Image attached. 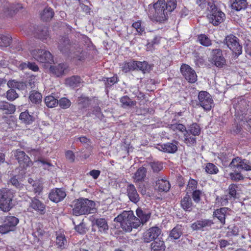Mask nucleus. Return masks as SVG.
I'll return each instance as SVG.
<instances>
[{
  "instance_id": "obj_51",
  "label": "nucleus",
  "mask_w": 251,
  "mask_h": 251,
  "mask_svg": "<svg viewBox=\"0 0 251 251\" xmlns=\"http://www.w3.org/2000/svg\"><path fill=\"white\" fill-rule=\"evenodd\" d=\"M66 242L67 240L64 234H60L57 235L56 239V244L58 248L62 249L64 247V245Z\"/></svg>"
},
{
  "instance_id": "obj_37",
  "label": "nucleus",
  "mask_w": 251,
  "mask_h": 251,
  "mask_svg": "<svg viewBox=\"0 0 251 251\" xmlns=\"http://www.w3.org/2000/svg\"><path fill=\"white\" fill-rule=\"evenodd\" d=\"M196 1L201 8H206L207 10L215 4L214 0H196Z\"/></svg>"
},
{
  "instance_id": "obj_29",
  "label": "nucleus",
  "mask_w": 251,
  "mask_h": 251,
  "mask_svg": "<svg viewBox=\"0 0 251 251\" xmlns=\"http://www.w3.org/2000/svg\"><path fill=\"white\" fill-rule=\"evenodd\" d=\"M0 110L4 111L6 114H12L16 111V106L7 101H0Z\"/></svg>"
},
{
  "instance_id": "obj_27",
  "label": "nucleus",
  "mask_w": 251,
  "mask_h": 251,
  "mask_svg": "<svg viewBox=\"0 0 251 251\" xmlns=\"http://www.w3.org/2000/svg\"><path fill=\"white\" fill-rule=\"evenodd\" d=\"M19 120L21 121V123L25 125H30L34 122L35 118L32 114H30L28 111L26 110L20 113Z\"/></svg>"
},
{
  "instance_id": "obj_24",
  "label": "nucleus",
  "mask_w": 251,
  "mask_h": 251,
  "mask_svg": "<svg viewBox=\"0 0 251 251\" xmlns=\"http://www.w3.org/2000/svg\"><path fill=\"white\" fill-rule=\"evenodd\" d=\"M147 173V170L145 167L142 166L139 168L133 176L134 182L138 183L145 181Z\"/></svg>"
},
{
  "instance_id": "obj_11",
  "label": "nucleus",
  "mask_w": 251,
  "mask_h": 251,
  "mask_svg": "<svg viewBox=\"0 0 251 251\" xmlns=\"http://www.w3.org/2000/svg\"><path fill=\"white\" fill-rule=\"evenodd\" d=\"M180 72L184 77L189 83H193L197 80L196 72L187 64H182Z\"/></svg>"
},
{
  "instance_id": "obj_16",
  "label": "nucleus",
  "mask_w": 251,
  "mask_h": 251,
  "mask_svg": "<svg viewBox=\"0 0 251 251\" xmlns=\"http://www.w3.org/2000/svg\"><path fill=\"white\" fill-rule=\"evenodd\" d=\"M214 223L212 220L201 219L192 223L191 227L194 230L204 231L205 228L210 227Z\"/></svg>"
},
{
  "instance_id": "obj_38",
  "label": "nucleus",
  "mask_w": 251,
  "mask_h": 251,
  "mask_svg": "<svg viewBox=\"0 0 251 251\" xmlns=\"http://www.w3.org/2000/svg\"><path fill=\"white\" fill-rule=\"evenodd\" d=\"M45 102L48 107H55L58 103V100L52 95L47 96L45 98Z\"/></svg>"
},
{
  "instance_id": "obj_63",
  "label": "nucleus",
  "mask_w": 251,
  "mask_h": 251,
  "mask_svg": "<svg viewBox=\"0 0 251 251\" xmlns=\"http://www.w3.org/2000/svg\"><path fill=\"white\" fill-rule=\"evenodd\" d=\"M10 182L12 185L16 188L21 189L23 187V185L21 184L16 176H13L10 179Z\"/></svg>"
},
{
  "instance_id": "obj_23",
  "label": "nucleus",
  "mask_w": 251,
  "mask_h": 251,
  "mask_svg": "<svg viewBox=\"0 0 251 251\" xmlns=\"http://www.w3.org/2000/svg\"><path fill=\"white\" fill-rule=\"evenodd\" d=\"M155 188L160 192H167L169 191L171 184L169 181L163 178H158L155 182Z\"/></svg>"
},
{
  "instance_id": "obj_53",
  "label": "nucleus",
  "mask_w": 251,
  "mask_h": 251,
  "mask_svg": "<svg viewBox=\"0 0 251 251\" xmlns=\"http://www.w3.org/2000/svg\"><path fill=\"white\" fill-rule=\"evenodd\" d=\"M60 107L63 109L69 108L71 104V101L67 98H62L58 100V103Z\"/></svg>"
},
{
  "instance_id": "obj_22",
  "label": "nucleus",
  "mask_w": 251,
  "mask_h": 251,
  "mask_svg": "<svg viewBox=\"0 0 251 251\" xmlns=\"http://www.w3.org/2000/svg\"><path fill=\"white\" fill-rule=\"evenodd\" d=\"M126 192L130 201L133 203H137L140 201V197L137 190L132 184L127 185Z\"/></svg>"
},
{
  "instance_id": "obj_40",
  "label": "nucleus",
  "mask_w": 251,
  "mask_h": 251,
  "mask_svg": "<svg viewBox=\"0 0 251 251\" xmlns=\"http://www.w3.org/2000/svg\"><path fill=\"white\" fill-rule=\"evenodd\" d=\"M45 233V231L43 229L41 228H37L32 233V235L34 238V241H36L39 242L43 240Z\"/></svg>"
},
{
  "instance_id": "obj_57",
  "label": "nucleus",
  "mask_w": 251,
  "mask_h": 251,
  "mask_svg": "<svg viewBox=\"0 0 251 251\" xmlns=\"http://www.w3.org/2000/svg\"><path fill=\"white\" fill-rule=\"evenodd\" d=\"M229 175L231 179L235 181H238L244 178L243 175L238 172L230 173Z\"/></svg>"
},
{
  "instance_id": "obj_41",
  "label": "nucleus",
  "mask_w": 251,
  "mask_h": 251,
  "mask_svg": "<svg viewBox=\"0 0 251 251\" xmlns=\"http://www.w3.org/2000/svg\"><path fill=\"white\" fill-rule=\"evenodd\" d=\"M12 37L10 35L0 34V46L6 47L10 45Z\"/></svg>"
},
{
  "instance_id": "obj_58",
  "label": "nucleus",
  "mask_w": 251,
  "mask_h": 251,
  "mask_svg": "<svg viewBox=\"0 0 251 251\" xmlns=\"http://www.w3.org/2000/svg\"><path fill=\"white\" fill-rule=\"evenodd\" d=\"M73 224L75 225V229L76 231L80 234H84L85 233V224L83 222H81L78 225H75V222L73 221Z\"/></svg>"
},
{
  "instance_id": "obj_2",
  "label": "nucleus",
  "mask_w": 251,
  "mask_h": 251,
  "mask_svg": "<svg viewBox=\"0 0 251 251\" xmlns=\"http://www.w3.org/2000/svg\"><path fill=\"white\" fill-rule=\"evenodd\" d=\"M176 7V0H157L153 4L155 12L150 18L153 22L163 23L168 20L169 15Z\"/></svg>"
},
{
  "instance_id": "obj_52",
  "label": "nucleus",
  "mask_w": 251,
  "mask_h": 251,
  "mask_svg": "<svg viewBox=\"0 0 251 251\" xmlns=\"http://www.w3.org/2000/svg\"><path fill=\"white\" fill-rule=\"evenodd\" d=\"M198 185V183L197 180L190 177L187 184V189L190 192L197 190Z\"/></svg>"
},
{
  "instance_id": "obj_35",
  "label": "nucleus",
  "mask_w": 251,
  "mask_h": 251,
  "mask_svg": "<svg viewBox=\"0 0 251 251\" xmlns=\"http://www.w3.org/2000/svg\"><path fill=\"white\" fill-rule=\"evenodd\" d=\"M182 234V226L177 225L170 231L169 236L174 240L178 239Z\"/></svg>"
},
{
  "instance_id": "obj_61",
  "label": "nucleus",
  "mask_w": 251,
  "mask_h": 251,
  "mask_svg": "<svg viewBox=\"0 0 251 251\" xmlns=\"http://www.w3.org/2000/svg\"><path fill=\"white\" fill-rule=\"evenodd\" d=\"M7 84L8 87L11 89L17 88L20 89V86L22 83L15 80H10L7 82Z\"/></svg>"
},
{
  "instance_id": "obj_19",
  "label": "nucleus",
  "mask_w": 251,
  "mask_h": 251,
  "mask_svg": "<svg viewBox=\"0 0 251 251\" xmlns=\"http://www.w3.org/2000/svg\"><path fill=\"white\" fill-rule=\"evenodd\" d=\"M58 48L62 53L65 54L72 51V46L69 38L67 37H62L58 42Z\"/></svg>"
},
{
  "instance_id": "obj_14",
  "label": "nucleus",
  "mask_w": 251,
  "mask_h": 251,
  "mask_svg": "<svg viewBox=\"0 0 251 251\" xmlns=\"http://www.w3.org/2000/svg\"><path fill=\"white\" fill-rule=\"evenodd\" d=\"M15 157L20 165L23 168L29 167L32 165V162L30 157L24 151L19 150H16Z\"/></svg>"
},
{
  "instance_id": "obj_12",
  "label": "nucleus",
  "mask_w": 251,
  "mask_h": 251,
  "mask_svg": "<svg viewBox=\"0 0 251 251\" xmlns=\"http://www.w3.org/2000/svg\"><path fill=\"white\" fill-rule=\"evenodd\" d=\"M231 168L246 171L251 170V163L248 160L236 157L233 158L229 164Z\"/></svg>"
},
{
  "instance_id": "obj_48",
  "label": "nucleus",
  "mask_w": 251,
  "mask_h": 251,
  "mask_svg": "<svg viewBox=\"0 0 251 251\" xmlns=\"http://www.w3.org/2000/svg\"><path fill=\"white\" fill-rule=\"evenodd\" d=\"M170 128L174 131H180L183 132L186 131V128L184 125L181 124H173L170 125Z\"/></svg>"
},
{
  "instance_id": "obj_30",
  "label": "nucleus",
  "mask_w": 251,
  "mask_h": 251,
  "mask_svg": "<svg viewBox=\"0 0 251 251\" xmlns=\"http://www.w3.org/2000/svg\"><path fill=\"white\" fill-rule=\"evenodd\" d=\"M151 244V251H164L166 245L163 240L159 239L152 241Z\"/></svg>"
},
{
  "instance_id": "obj_34",
  "label": "nucleus",
  "mask_w": 251,
  "mask_h": 251,
  "mask_svg": "<svg viewBox=\"0 0 251 251\" xmlns=\"http://www.w3.org/2000/svg\"><path fill=\"white\" fill-rule=\"evenodd\" d=\"M4 222L6 223L13 231L16 226L19 222V219L13 216H7L4 220Z\"/></svg>"
},
{
  "instance_id": "obj_5",
  "label": "nucleus",
  "mask_w": 251,
  "mask_h": 251,
  "mask_svg": "<svg viewBox=\"0 0 251 251\" xmlns=\"http://www.w3.org/2000/svg\"><path fill=\"white\" fill-rule=\"evenodd\" d=\"M225 44L232 51V58L234 60L242 54V47L239 43V39L233 34L227 35L225 38Z\"/></svg>"
},
{
  "instance_id": "obj_64",
  "label": "nucleus",
  "mask_w": 251,
  "mask_h": 251,
  "mask_svg": "<svg viewBox=\"0 0 251 251\" xmlns=\"http://www.w3.org/2000/svg\"><path fill=\"white\" fill-rule=\"evenodd\" d=\"M65 157L67 159L71 162H74L75 160V155L73 151L68 150L65 152Z\"/></svg>"
},
{
  "instance_id": "obj_26",
  "label": "nucleus",
  "mask_w": 251,
  "mask_h": 251,
  "mask_svg": "<svg viewBox=\"0 0 251 251\" xmlns=\"http://www.w3.org/2000/svg\"><path fill=\"white\" fill-rule=\"evenodd\" d=\"M227 210L228 208L227 207L216 209L213 212V217L216 218L223 225H224L226 223V217Z\"/></svg>"
},
{
  "instance_id": "obj_54",
  "label": "nucleus",
  "mask_w": 251,
  "mask_h": 251,
  "mask_svg": "<svg viewBox=\"0 0 251 251\" xmlns=\"http://www.w3.org/2000/svg\"><path fill=\"white\" fill-rule=\"evenodd\" d=\"M33 191L35 194L40 195L43 191V184L39 181H35L32 184Z\"/></svg>"
},
{
  "instance_id": "obj_60",
  "label": "nucleus",
  "mask_w": 251,
  "mask_h": 251,
  "mask_svg": "<svg viewBox=\"0 0 251 251\" xmlns=\"http://www.w3.org/2000/svg\"><path fill=\"white\" fill-rule=\"evenodd\" d=\"M11 231H13L12 229L4 222L0 225V233L1 234H5Z\"/></svg>"
},
{
  "instance_id": "obj_8",
  "label": "nucleus",
  "mask_w": 251,
  "mask_h": 251,
  "mask_svg": "<svg viewBox=\"0 0 251 251\" xmlns=\"http://www.w3.org/2000/svg\"><path fill=\"white\" fill-rule=\"evenodd\" d=\"M238 186L237 184L234 183L230 184L228 188V194L220 198L217 197L216 199V203L221 206H226L228 203V200L236 199Z\"/></svg>"
},
{
  "instance_id": "obj_39",
  "label": "nucleus",
  "mask_w": 251,
  "mask_h": 251,
  "mask_svg": "<svg viewBox=\"0 0 251 251\" xmlns=\"http://www.w3.org/2000/svg\"><path fill=\"white\" fill-rule=\"evenodd\" d=\"M184 142L188 146H193L196 144V138L193 135H191L188 131L184 134Z\"/></svg>"
},
{
  "instance_id": "obj_3",
  "label": "nucleus",
  "mask_w": 251,
  "mask_h": 251,
  "mask_svg": "<svg viewBox=\"0 0 251 251\" xmlns=\"http://www.w3.org/2000/svg\"><path fill=\"white\" fill-rule=\"evenodd\" d=\"M95 203L86 198H80L74 201L72 206L73 215L78 216L93 213L96 211Z\"/></svg>"
},
{
  "instance_id": "obj_47",
  "label": "nucleus",
  "mask_w": 251,
  "mask_h": 251,
  "mask_svg": "<svg viewBox=\"0 0 251 251\" xmlns=\"http://www.w3.org/2000/svg\"><path fill=\"white\" fill-rule=\"evenodd\" d=\"M67 82L71 86H76L81 81L80 77L78 75H73L66 79Z\"/></svg>"
},
{
  "instance_id": "obj_56",
  "label": "nucleus",
  "mask_w": 251,
  "mask_h": 251,
  "mask_svg": "<svg viewBox=\"0 0 251 251\" xmlns=\"http://www.w3.org/2000/svg\"><path fill=\"white\" fill-rule=\"evenodd\" d=\"M18 97V95L14 89H11L7 91L6 98L9 100L13 101Z\"/></svg>"
},
{
  "instance_id": "obj_15",
  "label": "nucleus",
  "mask_w": 251,
  "mask_h": 251,
  "mask_svg": "<svg viewBox=\"0 0 251 251\" xmlns=\"http://www.w3.org/2000/svg\"><path fill=\"white\" fill-rule=\"evenodd\" d=\"M66 196V193L63 188L52 189L49 193V199L55 202L58 203L63 201Z\"/></svg>"
},
{
  "instance_id": "obj_17",
  "label": "nucleus",
  "mask_w": 251,
  "mask_h": 251,
  "mask_svg": "<svg viewBox=\"0 0 251 251\" xmlns=\"http://www.w3.org/2000/svg\"><path fill=\"white\" fill-rule=\"evenodd\" d=\"M93 225L98 228V231L101 233L105 234L107 233L109 226L106 219L103 218H96L93 222Z\"/></svg>"
},
{
  "instance_id": "obj_10",
  "label": "nucleus",
  "mask_w": 251,
  "mask_h": 251,
  "mask_svg": "<svg viewBox=\"0 0 251 251\" xmlns=\"http://www.w3.org/2000/svg\"><path fill=\"white\" fill-rule=\"evenodd\" d=\"M162 230L158 226H155L146 230L143 234V240L145 243H150L156 240L161 234Z\"/></svg>"
},
{
  "instance_id": "obj_62",
  "label": "nucleus",
  "mask_w": 251,
  "mask_h": 251,
  "mask_svg": "<svg viewBox=\"0 0 251 251\" xmlns=\"http://www.w3.org/2000/svg\"><path fill=\"white\" fill-rule=\"evenodd\" d=\"M161 38V37L160 36L155 35L151 42L148 43L147 44V48H149L151 47H153L156 45H158L160 43Z\"/></svg>"
},
{
  "instance_id": "obj_59",
  "label": "nucleus",
  "mask_w": 251,
  "mask_h": 251,
  "mask_svg": "<svg viewBox=\"0 0 251 251\" xmlns=\"http://www.w3.org/2000/svg\"><path fill=\"white\" fill-rule=\"evenodd\" d=\"M118 81L117 75H114L112 77L107 78L105 85L107 87H110L115 84Z\"/></svg>"
},
{
  "instance_id": "obj_46",
  "label": "nucleus",
  "mask_w": 251,
  "mask_h": 251,
  "mask_svg": "<svg viewBox=\"0 0 251 251\" xmlns=\"http://www.w3.org/2000/svg\"><path fill=\"white\" fill-rule=\"evenodd\" d=\"M202 194V192L200 190L197 189L192 191V198L195 203H199L200 202Z\"/></svg>"
},
{
  "instance_id": "obj_6",
  "label": "nucleus",
  "mask_w": 251,
  "mask_h": 251,
  "mask_svg": "<svg viewBox=\"0 0 251 251\" xmlns=\"http://www.w3.org/2000/svg\"><path fill=\"white\" fill-rule=\"evenodd\" d=\"M207 11L209 12L207 16L208 21L214 25H218L224 21L225 14L215 4Z\"/></svg>"
},
{
  "instance_id": "obj_36",
  "label": "nucleus",
  "mask_w": 251,
  "mask_h": 251,
  "mask_svg": "<svg viewBox=\"0 0 251 251\" xmlns=\"http://www.w3.org/2000/svg\"><path fill=\"white\" fill-rule=\"evenodd\" d=\"M42 96L39 92L33 90L30 93L29 99L32 103L39 104L42 101Z\"/></svg>"
},
{
  "instance_id": "obj_31",
  "label": "nucleus",
  "mask_w": 251,
  "mask_h": 251,
  "mask_svg": "<svg viewBox=\"0 0 251 251\" xmlns=\"http://www.w3.org/2000/svg\"><path fill=\"white\" fill-rule=\"evenodd\" d=\"M121 106L124 108H131L136 105V102L132 100L128 96H124L120 99Z\"/></svg>"
},
{
  "instance_id": "obj_33",
  "label": "nucleus",
  "mask_w": 251,
  "mask_h": 251,
  "mask_svg": "<svg viewBox=\"0 0 251 251\" xmlns=\"http://www.w3.org/2000/svg\"><path fill=\"white\" fill-rule=\"evenodd\" d=\"M247 5V0H234L231 4V7L232 9L240 11L246 8Z\"/></svg>"
},
{
  "instance_id": "obj_50",
  "label": "nucleus",
  "mask_w": 251,
  "mask_h": 251,
  "mask_svg": "<svg viewBox=\"0 0 251 251\" xmlns=\"http://www.w3.org/2000/svg\"><path fill=\"white\" fill-rule=\"evenodd\" d=\"M90 99L88 97H80L78 98V103L82 108H85L90 106Z\"/></svg>"
},
{
  "instance_id": "obj_44",
  "label": "nucleus",
  "mask_w": 251,
  "mask_h": 251,
  "mask_svg": "<svg viewBox=\"0 0 251 251\" xmlns=\"http://www.w3.org/2000/svg\"><path fill=\"white\" fill-rule=\"evenodd\" d=\"M39 32L36 33V36L41 40H44L47 38L49 36V31L46 27L43 28H40L38 29Z\"/></svg>"
},
{
  "instance_id": "obj_25",
  "label": "nucleus",
  "mask_w": 251,
  "mask_h": 251,
  "mask_svg": "<svg viewBox=\"0 0 251 251\" xmlns=\"http://www.w3.org/2000/svg\"><path fill=\"white\" fill-rule=\"evenodd\" d=\"M157 148L162 151L174 153L177 151V147L172 143H167L163 144H158Z\"/></svg>"
},
{
  "instance_id": "obj_45",
  "label": "nucleus",
  "mask_w": 251,
  "mask_h": 251,
  "mask_svg": "<svg viewBox=\"0 0 251 251\" xmlns=\"http://www.w3.org/2000/svg\"><path fill=\"white\" fill-rule=\"evenodd\" d=\"M198 39L201 45L208 47L211 45L210 39L205 34H201L198 36Z\"/></svg>"
},
{
  "instance_id": "obj_42",
  "label": "nucleus",
  "mask_w": 251,
  "mask_h": 251,
  "mask_svg": "<svg viewBox=\"0 0 251 251\" xmlns=\"http://www.w3.org/2000/svg\"><path fill=\"white\" fill-rule=\"evenodd\" d=\"M205 171L207 174L211 175L216 174L219 172L218 167L211 163H208L206 164Z\"/></svg>"
},
{
  "instance_id": "obj_18",
  "label": "nucleus",
  "mask_w": 251,
  "mask_h": 251,
  "mask_svg": "<svg viewBox=\"0 0 251 251\" xmlns=\"http://www.w3.org/2000/svg\"><path fill=\"white\" fill-rule=\"evenodd\" d=\"M29 207L41 215L46 213V205L36 197L31 200Z\"/></svg>"
},
{
  "instance_id": "obj_43",
  "label": "nucleus",
  "mask_w": 251,
  "mask_h": 251,
  "mask_svg": "<svg viewBox=\"0 0 251 251\" xmlns=\"http://www.w3.org/2000/svg\"><path fill=\"white\" fill-rule=\"evenodd\" d=\"M150 166L153 173H158L163 169V164L161 162H151L149 163Z\"/></svg>"
},
{
  "instance_id": "obj_32",
  "label": "nucleus",
  "mask_w": 251,
  "mask_h": 251,
  "mask_svg": "<svg viewBox=\"0 0 251 251\" xmlns=\"http://www.w3.org/2000/svg\"><path fill=\"white\" fill-rule=\"evenodd\" d=\"M54 14V11L50 7H46L42 12L41 13L42 19L44 21H50L53 17Z\"/></svg>"
},
{
  "instance_id": "obj_13",
  "label": "nucleus",
  "mask_w": 251,
  "mask_h": 251,
  "mask_svg": "<svg viewBox=\"0 0 251 251\" xmlns=\"http://www.w3.org/2000/svg\"><path fill=\"white\" fill-rule=\"evenodd\" d=\"M49 70L53 75L60 77L69 71L68 64H53L50 66Z\"/></svg>"
},
{
  "instance_id": "obj_4",
  "label": "nucleus",
  "mask_w": 251,
  "mask_h": 251,
  "mask_svg": "<svg viewBox=\"0 0 251 251\" xmlns=\"http://www.w3.org/2000/svg\"><path fill=\"white\" fill-rule=\"evenodd\" d=\"M15 196L14 192L9 189L2 188L0 189V209L7 212L13 207V200Z\"/></svg>"
},
{
  "instance_id": "obj_1",
  "label": "nucleus",
  "mask_w": 251,
  "mask_h": 251,
  "mask_svg": "<svg viewBox=\"0 0 251 251\" xmlns=\"http://www.w3.org/2000/svg\"><path fill=\"white\" fill-rule=\"evenodd\" d=\"M137 217L132 211H124L115 218L120 223L121 227L126 232H130L133 228L137 229L141 224H146L150 220L151 213L147 209L138 208L136 210Z\"/></svg>"
},
{
  "instance_id": "obj_21",
  "label": "nucleus",
  "mask_w": 251,
  "mask_h": 251,
  "mask_svg": "<svg viewBox=\"0 0 251 251\" xmlns=\"http://www.w3.org/2000/svg\"><path fill=\"white\" fill-rule=\"evenodd\" d=\"M125 66H123L124 68H126V66L127 65L128 68V71L130 70H139L142 71L144 74L149 72L152 67L150 64H124ZM124 70H126L124 68Z\"/></svg>"
},
{
  "instance_id": "obj_28",
  "label": "nucleus",
  "mask_w": 251,
  "mask_h": 251,
  "mask_svg": "<svg viewBox=\"0 0 251 251\" xmlns=\"http://www.w3.org/2000/svg\"><path fill=\"white\" fill-rule=\"evenodd\" d=\"M180 206L181 208L185 211H191L193 204L192 201V199L189 195L186 194L181 199L180 201Z\"/></svg>"
},
{
  "instance_id": "obj_20",
  "label": "nucleus",
  "mask_w": 251,
  "mask_h": 251,
  "mask_svg": "<svg viewBox=\"0 0 251 251\" xmlns=\"http://www.w3.org/2000/svg\"><path fill=\"white\" fill-rule=\"evenodd\" d=\"M209 58L211 63H225L226 62L222 50L219 49L211 50Z\"/></svg>"
},
{
  "instance_id": "obj_9",
  "label": "nucleus",
  "mask_w": 251,
  "mask_h": 251,
  "mask_svg": "<svg viewBox=\"0 0 251 251\" xmlns=\"http://www.w3.org/2000/svg\"><path fill=\"white\" fill-rule=\"evenodd\" d=\"M198 105L206 111H209L213 106L214 101L211 95L206 91H201L198 95Z\"/></svg>"
},
{
  "instance_id": "obj_49",
  "label": "nucleus",
  "mask_w": 251,
  "mask_h": 251,
  "mask_svg": "<svg viewBox=\"0 0 251 251\" xmlns=\"http://www.w3.org/2000/svg\"><path fill=\"white\" fill-rule=\"evenodd\" d=\"M200 126L196 123H193L190 126L189 133L192 134L194 136L199 135L200 133Z\"/></svg>"
},
{
  "instance_id": "obj_55",
  "label": "nucleus",
  "mask_w": 251,
  "mask_h": 251,
  "mask_svg": "<svg viewBox=\"0 0 251 251\" xmlns=\"http://www.w3.org/2000/svg\"><path fill=\"white\" fill-rule=\"evenodd\" d=\"M132 26L136 29L137 32H138L140 35H142L145 32V28L141 25V21H138L133 23Z\"/></svg>"
},
{
  "instance_id": "obj_7",
  "label": "nucleus",
  "mask_w": 251,
  "mask_h": 251,
  "mask_svg": "<svg viewBox=\"0 0 251 251\" xmlns=\"http://www.w3.org/2000/svg\"><path fill=\"white\" fill-rule=\"evenodd\" d=\"M32 57L39 63H54L53 57L48 50L43 49H35L30 51Z\"/></svg>"
}]
</instances>
